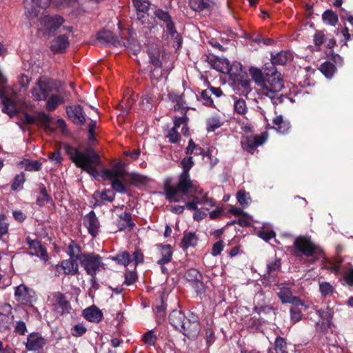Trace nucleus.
<instances>
[{
  "mask_svg": "<svg viewBox=\"0 0 353 353\" xmlns=\"http://www.w3.org/2000/svg\"><path fill=\"white\" fill-rule=\"evenodd\" d=\"M183 171L179 175L178 182L174 185L171 184L170 179H167L163 185L165 199L169 202H179L178 196L179 193L184 196H189L191 194L199 193L197 187L192 181L190 175V170L194 165L192 157H185L181 161Z\"/></svg>",
  "mask_w": 353,
  "mask_h": 353,
  "instance_id": "f257e3e1",
  "label": "nucleus"
},
{
  "mask_svg": "<svg viewBox=\"0 0 353 353\" xmlns=\"http://www.w3.org/2000/svg\"><path fill=\"white\" fill-rule=\"evenodd\" d=\"M63 148L70 159L77 168H81L94 177L99 175L98 170L93 165H100L101 161L99 155L93 148L88 147L84 152H81L68 143H65Z\"/></svg>",
  "mask_w": 353,
  "mask_h": 353,
  "instance_id": "f03ea898",
  "label": "nucleus"
},
{
  "mask_svg": "<svg viewBox=\"0 0 353 353\" xmlns=\"http://www.w3.org/2000/svg\"><path fill=\"white\" fill-rule=\"evenodd\" d=\"M284 88V82L281 74H276V76L265 77L261 93L272 100L274 105L283 103V95L279 92Z\"/></svg>",
  "mask_w": 353,
  "mask_h": 353,
  "instance_id": "7ed1b4c3",
  "label": "nucleus"
},
{
  "mask_svg": "<svg viewBox=\"0 0 353 353\" xmlns=\"http://www.w3.org/2000/svg\"><path fill=\"white\" fill-rule=\"evenodd\" d=\"M294 255L311 257L312 262L319 260L323 256V249L314 243L310 239L299 236L294 241Z\"/></svg>",
  "mask_w": 353,
  "mask_h": 353,
  "instance_id": "20e7f679",
  "label": "nucleus"
},
{
  "mask_svg": "<svg viewBox=\"0 0 353 353\" xmlns=\"http://www.w3.org/2000/svg\"><path fill=\"white\" fill-rule=\"evenodd\" d=\"M79 263L86 274L93 278L99 271L105 270V264L103 262L102 256L94 252H83Z\"/></svg>",
  "mask_w": 353,
  "mask_h": 353,
  "instance_id": "39448f33",
  "label": "nucleus"
},
{
  "mask_svg": "<svg viewBox=\"0 0 353 353\" xmlns=\"http://www.w3.org/2000/svg\"><path fill=\"white\" fill-rule=\"evenodd\" d=\"M59 92L56 81L46 77H41L31 89V94L37 101H45L52 92Z\"/></svg>",
  "mask_w": 353,
  "mask_h": 353,
  "instance_id": "423d86ee",
  "label": "nucleus"
},
{
  "mask_svg": "<svg viewBox=\"0 0 353 353\" xmlns=\"http://www.w3.org/2000/svg\"><path fill=\"white\" fill-rule=\"evenodd\" d=\"M178 331L190 340L196 339L201 332L199 316L194 312H189L183 325Z\"/></svg>",
  "mask_w": 353,
  "mask_h": 353,
  "instance_id": "0eeeda50",
  "label": "nucleus"
},
{
  "mask_svg": "<svg viewBox=\"0 0 353 353\" xmlns=\"http://www.w3.org/2000/svg\"><path fill=\"white\" fill-rule=\"evenodd\" d=\"M53 311L59 316L70 314L72 310L71 303L64 293L54 292L52 294Z\"/></svg>",
  "mask_w": 353,
  "mask_h": 353,
  "instance_id": "6e6552de",
  "label": "nucleus"
},
{
  "mask_svg": "<svg viewBox=\"0 0 353 353\" xmlns=\"http://www.w3.org/2000/svg\"><path fill=\"white\" fill-rule=\"evenodd\" d=\"M128 174L125 164L122 161L114 163L112 170L104 168L101 170V177L104 181L114 178L124 179Z\"/></svg>",
  "mask_w": 353,
  "mask_h": 353,
  "instance_id": "1a4fd4ad",
  "label": "nucleus"
},
{
  "mask_svg": "<svg viewBox=\"0 0 353 353\" xmlns=\"http://www.w3.org/2000/svg\"><path fill=\"white\" fill-rule=\"evenodd\" d=\"M65 112L68 119L77 125H83L85 124V113L81 105H68L65 108Z\"/></svg>",
  "mask_w": 353,
  "mask_h": 353,
  "instance_id": "9d476101",
  "label": "nucleus"
},
{
  "mask_svg": "<svg viewBox=\"0 0 353 353\" xmlns=\"http://www.w3.org/2000/svg\"><path fill=\"white\" fill-rule=\"evenodd\" d=\"M268 138V134L266 132L261 133L260 135L247 136L245 142L242 143L243 148L248 152L253 154L255 149L262 145Z\"/></svg>",
  "mask_w": 353,
  "mask_h": 353,
  "instance_id": "9b49d317",
  "label": "nucleus"
},
{
  "mask_svg": "<svg viewBox=\"0 0 353 353\" xmlns=\"http://www.w3.org/2000/svg\"><path fill=\"white\" fill-rule=\"evenodd\" d=\"M154 14L158 20L163 23L166 27V32L171 37H174L175 33H176V30L170 13L162 9H157L154 12Z\"/></svg>",
  "mask_w": 353,
  "mask_h": 353,
  "instance_id": "f8f14e48",
  "label": "nucleus"
},
{
  "mask_svg": "<svg viewBox=\"0 0 353 353\" xmlns=\"http://www.w3.org/2000/svg\"><path fill=\"white\" fill-rule=\"evenodd\" d=\"M97 39L103 46H112L114 47H121V42L117 36L109 30H100L96 35Z\"/></svg>",
  "mask_w": 353,
  "mask_h": 353,
  "instance_id": "ddd939ff",
  "label": "nucleus"
},
{
  "mask_svg": "<svg viewBox=\"0 0 353 353\" xmlns=\"http://www.w3.org/2000/svg\"><path fill=\"white\" fill-rule=\"evenodd\" d=\"M34 292L24 285H20L15 288L14 296L16 300L21 304L30 305L34 301Z\"/></svg>",
  "mask_w": 353,
  "mask_h": 353,
  "instance_id": "4468645a",
  "label": "nucleus"
},
{
  "mask_svg": "<svg viewBox=\"0 0 353 353\" xmlns=\"http://www.w3.org/2000/svg\"><path fill=\"white\" fill-rule=\"evenodd\" d=\"M46 344V340L39 332H32L28 336L26 348L29 351H37Z\"/></svg>",
  "mask_w": 353,
  "mask_h": 353,
  "instance_id": "2eb2a0df",
  "label": "nucleus"
},
{
  "mask_svg": "<svg viewBox=\"0 0 353 353\" xmlns=\"http://www.w3.org/2000/svg\"><path fill=\"white\" fill-rule=\"evenodd\" d=\"M147 54L149 57V62L154 66V69L150 70V77L151 79H158V77H156L155 71L157 69H160L162 68V61L161 60V52L159 49H148L147 51Z\"/></svg>",
  "mask_w": 353,
  "mask_h": 353,
  "instance_id": "dca6fc26",
  "label": "nucleus"
},
{
  "mask_svg": "<svg viewBox=\"0 0 353 353\" xmlns=\"http://www.w3.org/2000/svg\"><path fill=\"white\" fill-rule=\"evenodd\" d=\"M83 222L89 234L92 236L96 237L99 232V221L94 211L91 210L88 214H87L83 218Z\"/></svg>",
  "mask_w": 353,
  "mask_h": 353,
  "instance_id": "f3484780",
  "label": "nucleus"
},
{
  "mask_svg": "<svg viewBox=\"0 0 353 353\" xmlns=\"http://www.w3.org/2000/svg\"><path fill=\"white\" fill-rule=\"evenodd\" d=\"M41 23L50 32H55L64 22V19L59 15L54 17L45 15L41 18Z\"/></svg>",
  "mask_w": 353,
  "mask_h": 353,
  "instance_id": "a211bd4d",
  "label": "nucleus"
},
{
  "mask_svg": "<svg viewBox=\"0 0 353 353\" xmlns=\"http://www.w3.org/2000/svg\"><path fill=\"white\" fill-rule=\"evenodd\" d=\"M168 96L170 101L176 103L174 106L175 112H179L181 114H187L190 108L187 106L183 94H178L175 92H170Z\"/></svg>",
  "mask_w": 353,
  "mask_h": 353,
  "instance_id": "6ab92c4d",
  "label": "nucleus"
},
{
  "mask_svg": "<svg viewBox=\"0 0 353 353\" xmlns=\"http://www.w3.org/2000/svg\"><path fill=\"white\" fill-rule=\"evenodd\" d=\"M70 45L68 37L62 34L57 37L50 45V50L54 54L63 53Z\"/></svg>",
  "mask_w": 353,
  "mask_h": 353,
  "instance_id": "aec40b11",
  "label": "nucleus"
},
{
  "mask_svg": "<svg viewBox=\"0 0 353 353\" xmlns=\"http://www.w3.org/2000/svg\"><path fill=\"white\" fill-rule=\"evenodd\" d=\"M26 243L28 248L34 252V254L39 256L41 259L46 261L48 259V254L46 248L41 244L38 239H32L30 236L26 238Z\"/></svg>",
  "mask_w": 353,
  "mask_h": 353,
  "instance_id": "412c9836",
  "label": "nucleus"
},
{
  "mask_svg": "<svg viewBox=\"0 0 353 353\" xmlns=\"http://www.w3.org/2000/svg\"><path fill=\"white\" fill-rule=\"evenodd\" d=\"M119 220L117 223L119 231H131L135 226L132 214L129 212H124L119 215Z\"/></svg>",
  "mask_w": 353,
  "mask_h": 353,
  "instance_id": "4be33fe9",
  "label": "nucleus"
},
{
  "mask_svg": "<svg viewBox=\"0 0 353 353\" xmlns=\"http://www.w3.org/2000/svg\"><path fill=\"white\" fill-rule=\"evenodd\" d=\"M77 261L70 257L68 259L63 260L60 264L57 265V270L62 269L66 275H76L79 273V265Z\"/></svg>",
  "mask_w": 353,
  "mask_h": 353,
  "instance_id": "5701e85b",
  "label": "nucleus"
},
{
  "mask_svg": "<svg viewBox=\"0 0 353 353\" xmlns=\"http://www.w3.org/2000/svg\"><path fill=\"white\" fill-rule=\"evenodd\" d=\"M137 26H141V31L145 34H148L149 32L154 28V24L150 21V16L148 12H137V18L134 20Z\"/></svg>",
  "mask_w": 353,
  "mask_h": 353,
  "instance_id": "b1692460",
  "label": "nucleus"
},
{
  "mask_svg": "<svg viewBox=\"0 0 353 353\" xmlns=\"http://www.w3.org/2000/svg\"><path fill=\"white\" fill-rule=\"evenodd\" d=\"M270 57L271 61L278 65H284L293 59L292 54L288 50H281L276 54L271 52Z\"/></svg>",
  "mask_w": 353,
  "mask_h": 353,
  "instance_id": "393cba45",
  "label": "nucleus"
},
{
  "mask_svg": "<svg viewBox=\"0 0 353 353\" xmlns=\"http://www.w3.org/2000/svg\"><path fill=\"white\" fill-rule=\"evenodd\" d=\"M187 316L181 310H174L169 315V323L176 330H179Z\"/></svg>",
  "mask_w": 353,
  "mask_h": 353,
  "instance_id": "a878e982",
  "label": "nucleus"
},
{
  "mask_svg": "<svg viewBox=\"0 0 353 353\" xmlns=\"http://www.w3.org/2000/svg\"><path fill=\"white\" fill-rule=\"evenodd\" d=\"M272 123V128L280 134H287L291 128L290 123L288 120H285L282 115L275 117Z\"/></svg>",
  "mask_w": 353,
  "mask_h": 353,
  "instance_id": "bb28decb",
  "label": "nucleus"
},
{
  "mask_svg": "<svg viewBox=\"0 0 353 353\" xmlns=\"http://www.w3.org/2000/svg\"><path fill=\"white\" fill-rule=\"evenodd\" d=\"M199 239L195 232L185 230L181 241V248L183 250H188L189 248H194L197 245Z\"/></svg>",
  "mask_w": 353,
  "mask_h": 353,
  "instance_id": "cd10ccee",
  "label": "nucleus"
},
{
  "mask_svg": "<svg viewBox=\"0 0 353 353\" xmlns=\"http://www.w3.org/2000/svg\"><path fill=\"white\" fill-rule=\"evenodd\" d=\"M161 255V259L158 260L157 263L161 265H164L170 263L172 259V250L170 244L157 245Z\"/></svg>",
  "mask_w": 353,
  "mask_h": 353,
  "instance_id": "c85d7f7f",
  "label": "nucleus"
},
{
  "mask_svg": "<svg viewBox=\"0 0 353 353\" xmlns=\"http://www.w3.org/2000/svg\"><path fill=\"white\" fill-rule=\"evenodd\" d=\"M83 314L86 320L94 323H99L103 317L102 312L95 305L85 309Z\"/></svg>",
  "mask_w": 353,
  "mask_h": 353,
  "instance_id": "c756f323",
  "label": "nucleus"
},
{
  "mask_svg": "<svg viewBox=\"0 0 353 353\" xmlns=\"http://www.w3.org/2000/svg\"><path fill=\"white\" fill-rule=\"evenodd\" d=\"M67 253L70 258L77 259L79 261L81 260V258L83 256L81 246L74 240L72 239H70V241L68 246Z\"/></svg>",
  "mask_w": 353,
  "mask_h": 353,
  "instance_id": "7c9ffc66",
  "label": "nucleus"
},
{
  "mask_svg": "<svg viewBox=\"0 0 353 353\" xmlns=\"http://www.w3.org/2000/svg\"><path fill=\"white\" fill-rule=\"evenodd\" d=\"M47 99L46 108L48 112L54 111L59 105L65 103L64 98L59 94H52Z\"/></svg>",
  "mask_w": 353,
  "mask_h": 353,
  "instance_id": "2f4dec72",
  "label": "nucleus"
},
{
  "mask_svg": "<svg viewBox=\"0 0 353 353\" xmlns=\"http://www.w3.org/2000/svg\"><path fill=\"white\" fill-rule=\"evenodd\" d=\"M278 274L279 272L266 270V272L263 276L262 283L267 286L279 285V278Z\"/></svg>",
  "mask_w": 353,
  "mask_h": 353,
  "instance_id": "473e14b6",
  "label": "nucleus"
},
{
  "mask_svg": "<svg viewBox=\"0 0 353 353\" xmlns=\"http://www.w3.org/2000/svg\"><path fill=\"white\" fill-rule=\"evenodd\" d=\"M50 0H32V3L37 6L36 7L32 6L30 10L26 11V14L30 18L37 17L39 13L38 8H46L50 4Z\"/></svg>",
  "mask_w": 353,
  "mask_h": 353,
  "instance_id": "72a5a7b5",
  "label": "nucleus"
},
{
  "mask_svg": "<svg viewBox=\"0 0 353 353\" xmlns=\"http://www.w3.org/2000/svg\"><path fill=\"white\" fill-rule=\"evenodd\" d=\"M130 37L125 39V41H121V46H125L126 48L130 49L134 54L139 52L141 46L135 37H132L130 32H128Z\"/></svg>",
  "mask_w": 353,
  "mask_h": 353,
  "instance_id": "f704fd0d",
  "label": "nucleus"
},
{
  "mask_svg": "<svg viewBox=\"0 0 353 353\" xmlns=\"http://www.w3.org/2000/svg\"><path fill=\"white\" fill-rule=\"evenodd\" d=\"M249 71L252 80L260 88L261 90L265 79L264 72H262L259 68L255 67H251Z\"/></svg>",
  "mask_w": 353,
  "mask_h": 353,
  "instance_id": "c9c22d12",
  "label": "nucleus"
},
{
  "mask_svg": "<svg viewBox=\"0 0 353 353\" xmlns=\"http://www.w3.org/2000/svg\"><path fill=\"white\" fill-rule=\"evenodd\" d=\"M277 285L279 286V292L276 293L278 297L283 304L288 303V301L292 296L291 289L286 287L285 283H281Z\"/></svg>",
  "mask_w": 353,
  "mask_h": 353,
  "instance_id": "e433bc0d",
  "label": "nucleus"
},
{
  "mask_svg": "<svg viewBox=\"0 0 353 353\" xmlns=\"http://www.w3.org/2000/svg\"><path fill=\"white\" fill-rule=\"evenodd\" d=\"M210 0H189V6L195 12H201L210 6Z\"/></svg>",
  "mask_w": 353,
  "mask_h": 353,
  "instance_id": "4c0bfd02",
  "label": "nucleus"
},
{
  "mask_svg": "<svg viewBox=\"0 0 353 353\" xmlns=\"http://www.w3.org/2000/svg\"><path fill=\"white\" fill-rule=\"evenodd\" d=\"M112 260L116 261L117 264L128 266L132 262V257L127 251H123L112 256Z\"/></svg>",
  "mask_w": 353,
  "mask_h": 353,
  "instance_id": "58836bf2",
  "label": "nucleus"
},
{
  "mask_svg": "<svg viewBox=\"0 0 353 353\" xmlns=\"http://www.w3.org/2000/svg\"><path fill=\"white\" fill-rule=\"evenodd\" d=\"M319 70L327 78L331 79L334 74L336 71V68L334 63L330 61H325L323 63L320 68Z\"/></svg>",
  "mask_w": 353,
  "mask_h": 353,
  "instance_id": "ea45409f",
  "label": "nucleus"
},
{
  "mask_svg": "<svg viewBox=\"0 0 353 353\" xmlns=\"http://www.w3.org/2000/svg\"><path fill=\"white\" fill-rule=\"evenodd\" d=\"M52 119V117L49 114H46L43 112H39L37 116V121H38V123L43 126L46 131H53L52 128L50 127Z\"/></svg>",
  "mask_w": 353,
  "mask_h": 353,
  "instance_id": "a19ab883",
  "label": "nucleus"
},
{
  "mask_svg": "<svg viewBox=\"0 0 353 353\" xmlns=\"http://www.w3.org/2000/svg\"><path fill=\"white\" fill-rule=\"evenodd\" d=\"M13 318V316L0 312V332H6L10 329Z\"/></svg>",
  "mask_w": 353,
  "mask_h": 353,
  "instance_id": "79ce46f5",
  "label": "nucleus"
},
{
  "mask_svg": "<svg viewBox=\"0 0 353 353\" xmlns=\"http://www.w3.org/2000/svg\"><path fill=\"white\" fill-rule=\"evenodd\" d=\"M322 19L324 23L334 26L338 22L339 17L332 10H326L322 14Z\"/></svg>",
  "mask_w": 353,
  "mask_h": 353,
  "instance_id": "37998d69",
  "label": "nucleus"
},
{
  "mask_svg": "<svg viewBox=\"0 0 353 353\" xmlns=\"http://www.w3.org/2000/svg\"><path fill=\"white\" fill-rule=\"evenodd\" d=\"M99 196L101 200L106 201L108 202H113L115 199V194L113 192L112 190L110 189H105L101 192L97 191L94 194V197L97 199V197ZM97 203V200H96V203Z\"/></svg>",
  "mask_w": 353,
  "mask_h": 353,
  "instance_id": "c03bdc74",
  "label": "nucleus"
},
{
  "mask_svg": "<svg viewBox=\"0 0 353 353\" xmlns=\"http://www.w3.org/2000/svg\"><path fill=\"white\" fill-rule=\"evenodd\" d=\"M123 179L114 178L110 179L112 180L111 187L112 190L120 194H125L128 192L127 186L122 181Z\"/></svg>",
  "mask_w": 353,
  "mask_h": 353,
  "instance_id": "a18cd8bd",
  "label": "nucleus"
},
{
  "mask_svg": "<svg viewBox=\"0 0 353 353\" xmlns=\"http://www.w3.org/2000/svg\"><path fill=\"white\" fill-rule=\"evenodd\" d=\"M185 279L190 284L194 281L203 279L202 274L196 268H190L186 271L184 275Z\"/></svg>",
  "mask_w": 353,
  "mask_h": 353,
  "instance_id": "49530a36",
  "label": "nucleus"
},
{
  "mask_svg": "<svg viewBox=\"0 0 353 353\" xmlns=\"http://www.w3.org/2000/svg\"><path fill=\"white\" fill-rule=\"evenodd\" d=\"M204 153V150L201 147L196 145L192 139L189 140L188 145L185 148L186 154L203 155Z\"/></svg>",
  "mask_w": 353,
  "mask_h": 353,
  "instance_id": "de8ad7c7",
  "label": "nucleus"
},
{
  "mask_svg": "<svg viewBox=\"0 0 353 353\" xmlns=\"http://www.w3.org/2000/svg\"><path fill=\"white\" fill-rule=\"evenodd\" d=\"M137 12H148L150 2L148 0H132Z\"/></svg>",
  "mask_w": 353,
  "mask_h": 353,
  "instance_id": "09e8293b",
  "label": "nucleus"
},
{
  "mask_svg": "<svg viewBox=\"0 0 353 353\" xmlns=\"http://www.w3.org/2000/svg\"><path fill=\"white\" fill-rule=\"evenodd\" d=\"M42 163L38 160H24V168L28 172H37L41 169Z\"/></svg>",
  "mask_w": 353,
  "mask_h": 353,
  "instance_id": "8fccbe9b",
  "label": "nucleus"
},
{
  "mask_svg": "<svg viewBox=\"0 0 353 353\" xmlns=\"http://www.w3.org/2000/svg\"><path fill=\"white\" fill-rule=\"evenodd\" d=\"M26 181L25 173L21 172L19 174L15 175L13 179V181L11 184V190L12 191H17L23 185Z\"/></svg>",
  "mask_w": 353,
  "mask_h": 353,
  "instance_id": "3c124183",
  "label": "nucleus"
},
{
  "mask_svg": "<svg viewBox=\"0 0 353 353\" xmlns=\"http://www.w3.org/2000/svg\"><path fill=\"white\" fill-rule=\"evenodd\" d=\"M274 350L276 353H288L287 352L286 340L281 336H277L274 341Z\"/></svg>",
  "mask_w": 353,
  "mask_h": 353,
  "instance_id": "603ef678",
  "label": "nucleus"
},
{
  "mask_svg": "<svg viewBox=\"0 0 353 353\" xmlns=\"http://www.w3.org/2000/svg\"><path fill=\"white\" fill-rule=\"evenodd\" d=\"M182 115L183 116L181 117L176 116H174L173 117L174 125L175 126V128H179L181 125H183L184 126L182 128V131H183L185 129V131H187L188 128L186 126L189 121V118L188 117L187 114ZM183 133L185 134V132H183Z\"/></svg>",
  "mask_w": 353,
  "mask_h": 353,
  "instance_id": "864d4df0",
  "label": "nucleus"
},
{
  "mask_svg": "<svg viewBox=\"0 0 353 353\" xmlns=\"http://www.w3.org/2000/svg\"><path fill=\"white\" fill-rule=\"evenodd\" d=\"M177 128H175L174 125L172 128H170L167 134H165V137L168 139L169 142L171 143H176L179 141L181 139V134L177 131Z\"/></svg>",
  "mask_w": 353,
  "mask_h": 353,
  "instance_id": "5fc2aeb1",
  "label": "nucleus"
},
{
  "mask_svg": "<svg viewBox=\"0 0 353 353\" xmlns=\"http://www.w3.org/2000/svg\"><path fill=\"white\" fill-rule=\"evenodd\" d=\"M234 111L239 114H245L248 111L245 101L243 99L235 100L234 104Z\"/></svg>",
  "mask_w": 353,
  "mask_h": 353,
  "instance_id": "6e6d98bb",
  "label": "nucleus"
},
{
  "mask_svg": "<svg viewBox=\"0 0 353 353\" xmlns=\"http://www.w3.org/2000/svg\"><path fill=\"white\" fill-rule=\"evenodd\" d=\"M201 100L204 105L215 108L213 100L211 97V93L208 90H202L201 93Z\"/></svg>",
  "mask_w": 353,
  "mask_h": 353,
  "instance_id": "4d7b16f0",
  "label": "nucleus"
},
{
  "mask_svg": "<svg viewBox=\"0 0 353 353\" xmlns=\"http://www.w3.org/2000/svg\"><path fill=\"white\" fill-rule=\"evenodd\" d=\"M319 290L321 295L324 297H326L333 294L334 288L328 282H322L319 283Z\"/></svg>",
  "mask_w": 353,
  "mask_h": 353,
  "instance_id": "13d9d810",
  "label": "nucleus"
},
{
  "mask_svg": "<svg viewBox=\"0 0 353 353\" xmlns=\"http://www.w3.org/2000/svg\"><path fill=\"white\" fill-rule=\"evenodd\" d=\"M157 340V337L156 334L153 330H149L147 332L144 333L142 337V341L148 345H154L156 341Z\"/></svg>",
  "mask_w": 353,
  "mask_h": 353,
  "instance_id": "bf43d9fd",
  "label": "nucleus"
},
{
  "mask_svg": "<svg viewBox=\"0 0 353 353\" xmlns=\"http://www.w3.org/2000/svg\"><path fill=\"white\" fill-rule=\"evenodd\" d=\"M128 176H129L130 183L134 185L144 184L146 181V178L144 176L137 173H128Z\"/></svg>",
  "mask_w": 353,
  "mask_h": 353,
  "instance_id": "052dcab7",
  "label": "nucleus"
},
{
  "mask_svg": "<svg viewBox=\"0 0 353 353\" xmlns=\"http://www.w3.org/2000/svg\"><path fill=\"white\" fill-rule=\"evenodd\" d=\"M222 125L219 117H211L207 121L208 131H214L216 129L220 128Z\"/></svg>",
  "mask_w": 353,
  "mask_h": 353,
  "instance_id": "680f3d73",
  "label": "nucleus"
},
{
  "mask_svg": "<svg viewBox=\"0 0 353 353\" xmlns=\"http://www.w3.org/2000/svg\"><path fill=\"white\" fill-rule=\"evenodd\" d=\"M327 36L323 31L317 30L314 35V43L316 47H320L327 41Z\"/></svg>",
  "mask_w": 353,
  "mask_h": 353,
  "instance_id": "e2e57ef3",
  "label": "nucleus"
},
{
  "mask_svg": "<svg viewBox=\"0 0 353 353\" xmlns=\"http://www.w3.org/2000/svg\"><path fill=\"white\" fill-rule=\"evenodd\" d=\"M190 285L197 295L201 296L205 293L206 287L203 281V279H199V281H194Z\"/></svg>",
  "mask_w": 353,
  "mask_h": 353,
  "instance_id": "0e129e2a",
  "label": "nucleus"
},
{
  "mask_svg": "<svg viewBox=\"0 0 353 353\" xmlns=\"http://www.w3.org/2000/svg\"><path fill=\"white\" fill-rule=\"evenodd\" d=\"M9 223L7 222V216L4 214H0V239L8 233Z\"/></svg>",
  "mask_w": 353,
  "mask_h": 353,
  "instance_id": "69168bd1",
  "label": "nucleus"
},
{
  "mask_svg": "<svg viewBox=\"0 0 353 353\" xmlns=\"http://www.w3.org/2000/svg\"><path fill=\"white\" fill-rule=\"evenodd\" d=\"M275 65L272 61L264 65L263 72L265 77L276 76V74H281L277 71Z\"/></svg>",
  "mask_w": 353,
  "mask_h": 353,
  "instance_id": "338daca9",
  "label": "nucleus"
},
{
  "mask_svg": "<svg viewBox=\"0 0 353 353\" xmlns=\"http://www.w3.org/2000/svg\"><path fill=\"white\" fill-rule=\"evenodd\" d=\"M281 268V260L279 258H275L272 261H269L267 263V270L268 271L279 272Z\"/></svg>",
  "mask_w": 353,
  "mask_h": 353,
  "instance_id": "774afa93",
  "label": "nucleus"
}]
</instances>
